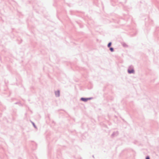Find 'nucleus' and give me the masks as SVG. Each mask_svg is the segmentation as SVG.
<instances>
[{
	"mask_svg": "<svg viewBox=\"0 0 159 159\" xmlns=\"http://www.w3.org/2000/svg\"><path fill=\"white\" fill-rule=\"evenodd\" d=\"M146 159H149V157H146Z\"/></svg>",
	"mask_w": 159,
	"mask_h": 159,
	"instance_id": "nucleus-6",
	"label": "nucleus"
},
{
	"mask_svg": "<svg viewBox=\"0 0 159 159\" xmlns=\"http://www.w3.org/2000/svg\"><path fill=\"white\" fill-rule=\"evenodd\" d=\"M110 50L111 52H113V48H110Z\"/></svg>",
	"mask_w": 159,
	"mask_h": 159,
	"instance_id": "nucleus-5",
	"label": "nucleus"
},
{
	"mask_svg": "<svg viewBox=\"0 0 159 159\" xmlns=\"http://www.w3.org/2000/svg\"><path fill=\"white\" fill-rule=\"evenodd\" d=\"M111 43H108V47H110V46H111Z\"/></svg>",
	"mask_w": 159,
	"mask_h": 159,
	"instance_id": "nucleus-4",
	"label": "nucleus"
},
{
	"mask_svg": "<svg viewBox=\"0 0 159 159\" xmlns=\"http://www.w3.org/2000/svg\"><path fill=\"white\" fill-rule=\"evenodd\" d=\"M128 72L129 73H133L134 72V70H129Z\"/></svg>",
	"mask_w": 159,
	"mask_h": 159,
	"instance_id": "nucleus-2",
	"label": "nucleus"
},
{
	"mask_svg": "<svg viewBox=\"0 0 159 159\" xmlns=\"http://www.w3.org/2000/svg\"><path fill=\"white\" fill-rule=\"evenodd\" d=\"M90 98H81V99L82 101L86 102L89 100L90 99Z\"/></svg>",
	"mask_w": 159,
	"mask_h": 159,
	"instance_id": "nucleus-1",
	"label": "nucleus"
},
{
	"mask_svg": "<svg viewBox=\"0 0 159 159\" xmlns=\"http://www.w3.org/2000/svg\"><path fill=\"white\" fill-rule=\"evenodd\" d=\"M56 95H57V96H59V95H60L59 92L58 91L56 92Z\"/></svg>",
	"mask_w": 159,
	"mask_h": 159,
	"instance_id": "nucleus-3",
	"label": "nucleus"
}]
</instances>
